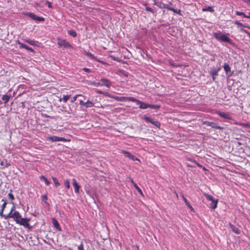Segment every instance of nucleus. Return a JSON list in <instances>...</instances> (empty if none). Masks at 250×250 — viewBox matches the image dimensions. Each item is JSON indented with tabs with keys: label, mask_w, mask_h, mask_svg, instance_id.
<instances>
[{
	"label": "nucleus",
	"mask_w": 250,
	"mask_h": 250,
	"mask_svg": "<svg viewBox=\"0 0 250 250\" xmlns=\"http://www.w3.org/2000/svg\"><path fill=\"white\" fill-rule=\"evenodd\" d=\"M214 37L218 40L224 42H231V40L226 35L222 34L220 32H214L213 33Z\"/></svg>",
	"instance_id": "obj_1"
},
{
	"label": "nucleus",
	"mask_w": 250,
	"mask_h": 250,
	"mask_svg": "<svg viewBox=\"0 0 250 250\" xmlns=\"http://www.w3.org/2000/svg\"><path fill=\"white\" fill-rule=\"evenodd\" d=\"M204 196L207 200L211 201L210 208L213 209L216 208L217 206L218 200H215L211 195L207 193H204Z\"/></svg>",
	"instance_id": "obj_2"
},
{
	"label": "nucleus",
	"mask_w": 250,
	"mask_h": 250,
	"mask_svg": "<svg viewBox=\"0 0 250 250\" xmlns=\"http://www.w3.org/2000/svg\"><path fill=\"white\" fill-rule=\"evenodd\" d=\"M30 221V218H22L18 224L21 226H23L24 228L30 229L31 227L29 224V222Z\"/></svg>",
	"instance_id": "obj_3"
},
{
	"label": "nucleus",
	"mask_w": 250,
	"mask_h": 250,
	"mask_svg": "<svg viewBox=\"0 0 250 250\" xmlns=\"http://www.w3.org/2000/svg\"><path fill=\"white\" fill-rule=\"evenodd\" d=\"M57 39L59 41L57 44L59 47H64L65 48H68L71 47V45H70V44H69L65 40H62L60 38H58Z\"/></svg>",
	"instance_id": "obj_4"
},
{
	"label": "nucleus",
	"mask_w": 250,
	"mask_h": 250,
	"mask_svg": "<svg viewBox=\"0 0 250 250\" xmlns=\"http://www.w3.org/2000/svg\"><path fill=\"white\" fill-rule=\"evenodd\" d=\"M143 119L146 122L150 123L157 127H159L160 126V123L159 122L153 119H152L150 117L145 116L143 118Z\"/></svg>",
	"instance_id": "obj_5"
},
{
	"label": "nucleus",
	"mask_w": 250,
	"mask_h": 250,
	"mask_svg": "<svg viewBox=\"0 0 250 250\" xmlns=\"http://www.w3.org/2000/svg\"><path fill=\"white\" fill-rule=\"evenodd\" d=\"M25 15L29 17L32 20H33L34 21H44V19L43 17L37 16L36 15H35V14L31 13L28 12V13L25 14Z\"/></svg>",
	"instance_id": "obj_6"
},
{
	"label": "nucleus",
	"mask_w": 250,
	"mask_h": 250,
	"mask_svg": "<svg viewBox=\"0 0 250 250\" xmlns=\"http://www.w3.org/2000/svg\"><path fill=\"white\" fill-rule=\"evenodd\" d=\"M215 113L222 118L228 120L232 119L231 116L229 113L221 112L220 111H216Z\"/></svg>",
	"instance_id": "obj_7"
},
{
	"label": "nucleus",
	"mask_w": 250,
	"mask_h": 250,
	"mask_svg": "<svg viewBox=\"0 0 250 250\" xmlns=\"http://www.w3.org/2000/svg\"><path fill=\"white\" fill-rule=\"evenodd\" d=\"M204 124L206 125L207 126H210L213 128L219 129H223V127L218 125L217 124H216V123L207 121L204 123Z\"/></svg>",
	"instance_id": "obj_8"
},
{
	"label": "nucleus",
	"mask_w": 250,
	"mask_h": 250,
	"mask_svg": "<svg viewBox=\"0 0 250 250\" xmlns=\"http://www.w3.org/2000/svg\"><path fill=\"white\" fill-rule=\"evenodd\" d=\"M101 82H102V83H101V86H105L108 88H110L111 85V82L106 79V78H102L101 80H100Z\"/></svg>",
	"instance_id": "obj_9"
},
{
	"label": "nucleus",
	"mask_w": 250,
	"mask_h": 250,
	"mask_svg": "<svg viewBox=\"0 0 250 250\" xmlns=\"http://www.w3.org/2000/svg\"><path fill=\"white\" fill-rule=\"evenodd\" d=\"M12 218L16 221L18 224L20 220L22 218L21 215L18 211H15L13 213Z\"/></svg>",
	"instance_id": "obj_10"
},
{
	"label": "nucleus",
	"mask_w": 250,
	"mask_h": 250,
	"mask_svg": "<svg viewBox=\"0 0 250 250\" xmlns=\"http://www.w3.org/2000/svg\"><path fill=\"white\" fill-rule=\"evenodd\" d=\"M122 153L125 157H128L133 161H139V160L137 157L127 151H123Z\"/></svg>",
	"instance_id": "obj_11"
},
{
	"label": "nucleus",
	"mask_w": 250,
	"mask_h": 250,
	"mask_svg": "<svg viewBox=\"0 0 250 250\" xmlns=\"http://www.w3.org/2000/svg\"><path fill=\"white\" fill-rule=\"evenodd\" d=\"M84 54H85V55H86L87 56L89 57L92 60H95L96 61H97L98 62H100L101 63H102V64H104L105 63V62H104L100 61V60H99L98 59H97L96 58V57L94 56V55H93L92 53H91L90 52H85Z\"/></svg>",
	"instance_id": "obj_12"
},
{
	"label": "nucleus",
	"mask_w": 250,
	"mask_h": 250,
	"mask_svg": "<svg viewBox=\"0 0 250 250\" xmlns=\"http://www.w3.org/2000/svg\"><path fill=\"white\" fill-rule=\"evenodd\" d=\"M224 68L227 75L229 76L232 75V72L230 71V67L228 63H225Z\"/></svg>",
	"instance_id": "obj_13"
},
{
	"label": "nucleus",
	"mask_w": 250,
	"mask_h": 250,
	"mask_svg": "<svg viewBox=\"0 0 250 250\" xmlns=\"http://www.w3.org/2000/svg\"><path fill=\"white\" fill-rule=\"evenodd\" d=\"M229 225L233 232H234V233H235L236 234H239L240 233L241 231L238 228H237L236 227H235V226H234L230 223H229Z\"/></svg>",
	"instance_id": "obj_14"
},
{
	"label": "nucleus",
	"mask_w": 250,
	"mask_h": 250,
	"mask_svg": "<svg viewBox=\"0 0 250 250\" xmlns=\"http://www.w3.org/2000/svg\"><path fill=\"white\" fill-rule=\"evenodd\" d=\"M72 184H73V185L74 187V190H75V192L76 193H79V188H80V186L79 185V184H78V183L77 182L76 180L75 179L73 178L72 179Z\"/></svg>",
	"instance_id": "obj_15"
},
{
	"label": "nucleus",
	"mask_w": 250,
	"mask_h": 250,
	"mask_svg": "<svg viewBox=\"0 0 250 250\" xmlns=\"http://www.w3.org/2000/svg\"><path fill=\"white\" fill-rule=\"evenodd\" d=\"M52 223L54 226V227L56 228L58 230H61V228L60 227L59 223H58V221L54 218H53L52 219Z\"/></svg>",
	"instance_id": "obj_16"
},
{
	"label": "nucleus",
	"mask_w": 250,
	"mask_h": 250,
	"mask_svg": "<svg viewBox=\"0 0 250 250\" xmlns=\"http://www.w3.org/2000/svg\"><path fill=\"white\" fill-rule=\"evenodd\" d=\"M123 99L127 100L129 101H131L133 102H136L137 104H139L140 103V101L137 100L134 97H123Z\"/></svg>",
	"instance_id": "obj_17"
},
{
	"label": "nucleus",
	"mask_w": 250,
	"mask_h": 250,
	"mask_svg": "<svg viewBox=\"0 0 250 250\" xmlns=\"http://www.w3.org/2000/svg\"><path fill=\"white\" fill-rule=\"evenodd\" d=\"M138 104L140 105L139 108L141 109H146L147 108H149V106H150V104H146L143 102H142L140 101V103H139Z\"/></svg>",
	"instance_id": "obj_18"
},
{
	"label": "nucleus",
	"mask_w": 250,
	"mask_h": 250,
	"mask_svg": "<svg viewBox=\"0 0 250 250\" xmlns=\"http://www.w3.org/2000/svg\"><path fill=\"white\" fill-rule=\"evenodd\" d=\"M59 137L56 136H48L46 137V140L51 141L52 142H59Z\"/></svg>",
	"instance_id": "obj_19"
},
{
	"label": "nucleus",
	"mask_w": 250,
	"mask_h": 250,
	"mask_svg": "<svg viewBox=\"0 0 250 250\" xmlns=\"http://www.w3.org/2000/svg\"><path fill=\"white\" fill-rule=\"evenodd\" d=\"M94 106V104L89 100H87L85 102L84 107L86 108L91 107Z\"/></svg>",
	"instance_id": "obj_20"
},
{
	"label": "nucleus",
	"mask_w": 250,
	"mask_h": 250,
	"mask_svg": "<svg viewBox=\"0 0 250 250\" xmlns=\"http://www.w3.org/2000/svg\"><path fill=\"white\" fill-rule=\"evenodd\" d=\"M23 41L31 45L34 46L37 45L36 42L35 41L30 40L28 39H23Z\"/></svg>",
	"instance_id": "obj_21"
},
{
	"label": "nucleus",
	"mask_w": 250,
	"mask_h": 250,
	"mask_svg": "<svg viewBox=\"0 0 250 250\" xmlns=\"http://www.w3.org/2000/svg\"><path fill=\"white\" fill-rule=\"evenodd\" d=\"M10 97V95H8L6 94L4 95L2 97V100H3L4 103L6 104L9 101Z\"/></svg>",
	"instance_id": "obj_22"
},
{
	"label": "nucleus",
	"mask_w": 250,
	"mask_h": 250,
	"mask_svg": "<svg viewBox=\"0 0 250 250\" xmlns=\"http://www.w3.org/2000/svg\"><path fill=\"white\" fill-rule=\"evenodd\" d=\"M95 92L98 93V94H103L104 95H105V96H107L108 97H111L110 95V94L108 92H103L101 90H98V89H96L95 90Z\"/></svg>",
	"instance_id": "obj_23"
},
{
	"label": "nucleus",
	"mask_w": 250,
	"mask_h": 250,
	"mask_svg": "<svg viewBox=\"0 0 250 250\" xmlns=\"http://www.w3.org/2000/svg\"><path fill=\"white\" fill-rule=\"evenodd\" d=\"M202 10L203 12L208 11V12H213L214 11V10L213 9V8L212 7H211V6H208L207 7L203 8L202 9Z\"/></svg>",
	"instance_id": "obj_24"
},
{
	"label": "nucleus",
	"mask_w": 250,
	"mask_h": 250,
	"mask_svg": "<svg viewBox=\"0 0 250 250\" xmlns=\"http://www.w3.org/2000/svg\"><path fill=\"white\" fill-rule=\"evenodd\" d=\"M182 198L183 199L185 203L187 205V206L189 208H190L191 210H192L193 208H192V206L190 205V204H189V203L188 202V201L187 200V199L185 197V196L183 195H182Z\"/></svg>",
	"instance_id": "obj_25"
},
{
	"label": "nucleus",
	"mask_w": 250,
	"mask_h": 250,
	"mask_svg": "<svg viewBox=\"0 0 250 250\" xmlns=\"http://www.w3.org/2000/svg\"><path fill=\"white\" fill-rule=\"evenodd\" d=\"M155 5H156L160 8H165L166 4H165L161 1H158V2H155Z\"/></svg>",
	"instance_id": "obj_26"
},
{
	"label": "nucleus",
	"mask_w": 250,
	"mask_h": 250,
	"mask_svg": "<svg viewBox=\"0 0 250 250\" xmlns=\"http://www.w3.org/2000/svg\"><path fill=\"white\" fill-rule=\"evenodd\" d=\"M218 70L217 69H212L210 71L211 75L212 76L213 79L214 80L215 79L214 76L217 75L218 74Z\"/></svg>",
	"instance_id": "obj_27"
},
{
	"label": "nucleus",
	"mask_w": 250,
	"mask_h": 250,
	"mask_svg": "<svg viewBox=\"0 0 250 250\" xmlns=\"http://www.w3.org/2000/svg\"><path fill=\"white\" fill-rule=\"evenodd\" d=\"M41 180H43L45 183V184L47 186H48L50 182L47 180V179L44 176H41L40 177Z\"/></svg>",
	"instance_id": "obj_28"
},
{
	"label": "nucleus",
	"mask_w": 250,
	"mask_h": 250,
	"mask_svg": "<svg viewBox=\"0 0 250 250\" xmlns=\"http://www.w3.org/2000/svg\"><path fill=\"white\" fill-rule=\"evenodd\" d=\"M42 201H43L47 206H49V203L47 202L48 198L46 194L42 196Z\"/></svg>",
	"instance_id": "obj_29"
},
{
	"label": "nucleus",
	"mask_w": 250,
	"mask_h": 250,
	"mask_svg": "<svg viewBox=\"0 0 250 250\" xmlns=\"http://www.w3.org/2000/svg\"><path fill=\"white\" fill-rule=\"evenodd\" d=\"M249 14L250 15V12L249 13ZM236 14L237 15H238V16L243 15V16H244V17H245L246 18L250 19V16H247L244 13L242 12L237 11L236 12Z\"/></svg>",
	"instance_id": "obj_30"
},
{
	"label": "nucleus",
	"mask_w": 250,
	"mask_h": 250,
	"mask_svg": "<svg viewBox=\"0 0 250 250\" xmlns=\"http://www.w3.org/2000/svg\"><path fill=\"white\" fill-rule=\"evenodd\" d=\"M13 216V213H12V210H10V212L7 214H4V215H3V217L7 219L8 218H12Z\"/></svg>",
	"instance_id": "obj_31"
},
{
	"label": "nucleus",
	"mask_w": 250,
	"mask_h": 250,
	"mask_svg": "<svg viewBox=\"0 0 250 250\" xmlns=\"http://www.w3.org/2000/svg\"><path fill=\"white\" fill-rule=\"evenodd\" d=\"M234 23L238 26H243V27H248L250 29V27H248L247 25H246L244 24H243L242 23L239 22V21H234Z\"/></svg>",
	"instance_id": "obj_32"
},
{
	"label": "nucleus",
	"mask_w": 250,
	"mask_h": 250,
	"mask_svg": "<svg viewBox=\"0 0 250 250\" xmlns=\"http://www.w3.org/2000/svg\"><path fill=\"white\" fill-rule=\"evenodd\" d=\"M68 34L69 35L73 37H75L77 36L76 32L73 30H70L68 31Z\"/></svg>",
	"instance_id": "obj_33"
},
{
	"label": "nucleus",
	"mask_w": 250,
	"mask_h": 250,
	"mask_svg": "<svg viewBox=\"0 0 250 250\" xmlns=\"http://www.w3.org/2000/svg\"><path fill=\"white\" fill-rule=\"evenodd\" d=\"M52 179L56 187H58L60 185V183L59 182V181L57 180V179L55 177H53L52 178Z\"/></svg>",
	"instance_id": "obj_34"
},
{
	"label": "nucleus",
	"mask_w": 250,
	"mask_h": 250,
	"mask_svg": "<svg viewBox=\"0 0 250 250\" xmlns=\"http://www.w3.org/2000/svg\"><path fill=\"white\" fill-rule=\"evenodd\" d=\"M133 186L136 188V189H137V191L140 193V194L143 195V193L141 189L139 188V187L137 185V184L135 183H133Z\"/></svg>",
	"instance_id": "obj_35"
},
{
	"label": "nucleus",
	"mask_w": 250,
	"mask_h": 250,
	"mask_svg": "<svg viewBox=\"0 0 250 250\" xmlns=\"http://www.w3.org/2000/svg\"><path fill=\"white\" fill-rule=\"evenodd\" d=\"M70 95H63L62 97V100L64 103H66L69 98H70Z\"/></svg>",
	"instance_id": "obj_36"
},
{
	"label": "nucleus",
	"mask_w": 250,
	"mask_h": 250,
	"mask_svg": "<svg viewBox=\"0 0 250 250\" xmlns=\"http://www.w3.org/2000/svg\"><path fill=\"white\" fill-rule=\"evenodd\" d=\"M82 95L81 94H77V95H76L75 96H74L71 100V103H74L76 100H77V98L79 97V96H82Z\"/></svg>",
	"instance_id": "obj_37"
},
{
	"label": "nucleus",
	"mask_w": 250,
	"mask_h": 250,
	"mask_svg": "<svg viewBox=\"0 0 250 250\" xmlns=\"http://www.w3.org/2000/svg\"><path fill=\"white\" fill-rule=\"evenodd\" d=\"M64 185L67 188L69 189L70 188V183L68 180H66L64 181Z\"/></svg>",
	"instance_id": "obj_38"
},
{
	"label": "nucleus",
	"mask_w": 250,
	"mask_h": 250,
	"mask_svg": "<svg viewBox=\"0 0 250 250\" xmlns=\"http://www.w3.org/2000/svg\"><path fill=\"white\" fill-rule=\"evenodd\" d=\"M89 84H90V85H95V86H101V84L100 83H96V82H90L89 83Z\"/></svg>",
	"instance_id": "obj_39"
},
{
	"label": "nucleus",
	"mask_w": 250,
	"mask_h": 250,
	"mask_svg": "<svg viewBox=\"0 0 250 250\" xmlns=\"http://www.w3.org/2000/svg\"><path fill=\"white\" fill-rule=\"evenodd\" d=\"M2 201L3 202V203L1 206V209H3V210H4V209L5 208H6V205H7V202H6V201L4 199H2Z\"/></svg>",
	"instance_id": "obj_40"
},
{
	"label": "nucleus",
	"mask_w": 250,
	"mask_h": 250,
	"mask_svg": "<svg viewBox=\"0 0 250 250\" xmlns=\"http://www.w3.org/2000/svg\"><path fill=\"white\" fill-rule=\"evenodd\" d=\"M70 141V140L66 139L64 138L60 137L59 138V142L61 141V142H69Z\"/></svg>",
	"instance_id": "obj_41"
},
{
	"label": "nucleus",
	"mask_w": 250,
	"mask_h": 250,
	"mask_svg": "<svg viewBox=\"0 0 250 250\" xmlns=\"http://www.w3.org/2000/svg\"><path fill=\"white\" fill-rule=\"evenodd\" d=\"M160 107L159 105H154V104H150V106H149V108H151L153 109H158Z\"/></svg>",
	"instance_id": "obj_42"
},
{
	"label": "nucleus",
	"mask_w": 250,
	"mask_h": 250,
	"mask_svg": "<svg viewBox=\"0 0 250 250\" xmlns=\"http://www.w3.org/2000/svg\"><path fill=\"white\" fill-rule=\"evenodd\" d=\"M146 11L150 12L153 14H154L156 12L153 9L149 7H146Z\"/></svg>",
	"instance_id": "obj_43"
},
{
	"label": "nucleus",
	"mask_w": 250,
	"mask_h": 250,
	"mask_svg": "<svg viewBox=\"0 0 250 250\" xmlns=\"http://www.w3.org/2000/svg\"><path fill=\"white\" fill-rule=\"evenodd\" d=\"M172 3H169V4H166V6H165V9H167V10H169L170 11H171V10H173V8H171V7H170L169 5H171Z\"/></svg>",
	"instance_id": "obj_44"
},
{
	"label": "nucleus",
	"mask_w": 250,
	"mask_h": 250,
	"mask_svg": "<svg viewBox=\"0 0 250 250\" xmlns=\"http://www.w3.org/2000/svg\"><path fill=\"white\" fill-rule=\"evenodd\" d=\"M24 48L26 49L27 50L32 52H34V50L32 48L29 47L28 46H27L26 44H25Z\"/></svg>",
	"instance_id": "obj_45"
},
{
	"label": "nucleus",
	"mask_w": 250,
	"mask_h": 250,
	"mask_svg": "<svg viewBox=\"0 0 250 250\" xmlns=\"http://www.w3.org/2000/svg\"><path fill=\"white\" fill-rule=\"evenodd\" d=\"M17 43L20 45V48H24V46L25 45V44H23L21 42L19 41H17Z\"/></svg>",
	"instance_id": "obj_46"
},
{
	"label": "nucleus",
	"mask_w": 250,
	"mask_h": 250,
	"mask_svg": "<svg viewBox=\"0 0 250 250\" xmlns=\"http://www.w3.org/2000/svg\"><path fill=\"white\" fill-rule=\"evenodd\" d=\"M1 165L5 166L6 167H8L9 166V164L7 163L6 160L1 162Z\"/></svg>",
	"instance_id": "obj_47"
},
{
	"label": "nucleus",
	"mask_w": 250,
	"mask_h": 250,
	"mask_svg": "<svg viewBox=\"0 0 250 250\" xmlns=\"http://www.w3.org/2000/svg\"><path fill=\"white\" fill-rule=\"evenodd\" d=\"M78 250H84L83 249V245L81 243L78 247Z\"/></svg>",
	"instance_id": "obj_48"
},
{
	"label": "nucleus",
	"mask_w": 250,
	"mask_h": 250,
	"mask_svg": "<svg viewBox=\"0 0 250 250\" xmlns=\"http://www.w3.org/2000/svg\"><path fill=\"white\" fill-rule=\"evenodd\" d=\"M171 11L175 13L180 14L181 11L179 9H175L173 8V10H171Z\"/></svg>",
	"instance_id": "obj_49"
},
{
	"label": "nucleus",
	"mask_w": 250,
	"mask_h": 250,
	"mask_svg": "<svg viewBox=\"0 0 250 250\" xmlns=\"http://www.w3.org/2000/svg\"><path fill=\"white\" fill-rule=\"evenodd\" d=\"M8 197H9V198H10L12 200H13L14 199V195L11 193H9L8 194Z\"/></svg>",
	"instance_id": "obj_50"
},
{
	"label": "nucleus",
	"mask_w": 250,
	"mask_h": 250,
	"mask_svg": "<svg viewBox=\"0 0 250 250\" xmlns=\"http://www.w3.org/2000/svg\"><path fill=\"white\" fill-rule=\"evenodd\" d=\"M241 31L246 33L250 37V33L249 32L247 31L246 30L243 29H241Z\"/></svg>",
	"instance_id": "obj_51"
},
{
	"label": "nucleus",
	"mask_w": 250,
	"mask_h": 250,
	"mask_svg": "<svg viewBox=\"0 0 250 250\" xmlns=\"http://www.w3.org/2000/svg\"><path fill=\"white\" fill-rule=\"evenodd\" d=\"M193 163H194L195 164L197 165V166L198 167H202V166L200 164L198 163L197 162H196V161H193Z\"/></svg>",
	"instance_id": "obj_52"
},
{
	"label": "nucleus",
	"mask_w": 250,
	"mask_h": 250,
	"mask_svg": "<svg viewBox=\"0 0 250 250\" xmlns=\"http://www.w3.org/2000/svg\"><path fill=\"white\" fill-rule=\"evenodd\" d=\"M83 69L84 71H85L86 72H88V73H89L90 72V70L89 69H88V68H83Z\"/></svg>",
	"instance_id": "obj_53"
},
{
	"label": "nucleus",
	"mask_w": 250,
	"mask_h": 250,
	"mask_svg": "<svg viewBox=\"0 0 250 250\" xmlns=\"http://www.w3.org/2000/svg\"><path fill=\"white\" fill-rule=\"evenodd\" d=\"M80 104L84 107L85 102H83L82 100H80Z\"/></svg>",
	"instance_id": "obj_54"
},
{
	"label": "nucleus",
	"mask_w": 250,
	"mask_h": 250,
	"mask_svg": "<svg viewBox=\"0 0 250 250\" xmlns=\"http://www.w3.org/2000/svg\"><path fill=\"white\" fill-rule=\"evenodd\" d=\"M3 211H4V210L1 209L0 210V216H1L2 217H3V215H4V214H3Z\"/></svg>",
	"instance_id": "obj_55"
},
{
	"label": "nucleus",
	"mask_w": 250,
	"mask_h": 250,
	"mask_svg": "<svg viewBox=\"0 0 250 250\" xmlns=\"http://www.w3.org/2000/svg\"><path fill=\"white\" fill-rule=\"evenodd\" d=\"M243 1L249 4H250V0H242Z\"/></svg>",
	"instance_id": "obj_56"
},
{
	"label": "nucleus",
	"mask_w": 250,
	"mask_h": 250,
	"mask_svg": "<svg viewBox=\"0 0 250 250\" xmlns=\"http://www.w3.org/2000/svg\"><path fill=\"white\" fill-rule=\"evenodd\" d=\"M188 160L192 162L193 163V161H194V160H192V159L191 158H188Z\"/></svg>",
	"instance_id": "obj_57"
},
{
	"label": "nucleus",
	"mask_w": 250,
	"mask_h": 250,
	"mask_svg": "<svg viewBox=\"0 0 250 250\" xmlns=\"http://www.w3.org/2000/svg\"><path fill=\"white\" fill-rule=\"evenodd\" d=\"M131 182L133 184V183H135L132 179H130Z\"/></svg>",
	"instance_id": "obj_58"
},
{
	"label": "nucleus",
	"mask_w": 250,
	"mask_h": 250,
	"mask_svg": "<svg viewBox=\"0 0 250 250\" xmlns=\"http://www.w3.org/2000/svg\"><path fill=\"white\" fill-rule=\"evenodd\" d=\"M48 2V4H48V7H51V6L50 3L49 2Z\"/></svg>",
	"instance_id": "obj_59"
},
{
	"label": "nucleus",
	"mask_w": 250,
	"mask_h": 250,
	"mask_svg": "<svg viewBox=\"0 0 250 250\" xmlns=\"http://www.w3.org/2000/svg\"><path fill=\"white\" fill-rule=\"evenodd\" d=\"M175 194H176V197H177V198H178V194L176 192H175Z\"/></svg>",
	"instance_id": "obj_60"
},
{
	"label": "nucleus",
	"mask_w": 250,
	"mask_h": 250,
	"mask_svg": "<svg viewBox=\"0 0 250 250\" xmlns=\"http://www.w3.org/2000/svg\"><path fill=\"white\" fill-rule=\"evenodd\" d=\"M153 1V2H154V4H155V2H157L156 1V0H152Z\"/></svg>",
	"instance_id": "obj_61"
},
{
	"label": "nucleus",
	"mask_w": 250,
	"mask_h": 250,
	"mask_svg": "<svg viewBox=\"0 0 250 250\" xmlns=\"http://www.w3.org/2000/svg\"><path fill=\"white\" fill-rule=\"evenodd\" d=\"M14 208V207H13V208H11V210H12V211H13V210Z\"/></svg>",
	"instance_id": "obj_62"
},
{
	"label": "nucleus",
	"mask_w": 250,
	"mask_h": 250,
	"mask_svg": "<svg viewBox=\"0 0 250 250\" xmlns=\"http://www.w3.org/2000/svg\"><path fill=\"white\" fill-rule=\"evenodd\" d=\"M115 99L118 100L119 98L118 97H116V98H115Z\"/></svg>",
	"instance_id": "obj_63"
},
{
	"label": "nucleus",
	"mask_w": 250,
	"mask_h": 250,
	"mask_svg": "<svg viewBox=\"0 0 250 250\" xmlns=\"http://www.w3.org/2000/svg\"><path fill=\"white\" fill-rule=\"evenodd\" d=\"M244 125H245V126H247V124H244Z\"/></svg>",
	"instance_id": "obj_64"
}]
</instances>
